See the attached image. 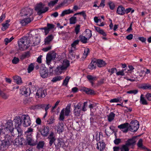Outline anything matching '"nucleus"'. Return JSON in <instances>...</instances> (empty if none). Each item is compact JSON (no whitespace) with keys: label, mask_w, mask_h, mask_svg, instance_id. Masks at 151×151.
Returning <instances> with one entry per match:
<instances>
[{"label":"nucleus","mask_w":151,"mask_h":151,"mask_svg":"<svg viewBox=\"0 0 151 151\" xmlns=\"http://www.w3.org/2000/svg\"><path fill=\"white\" fill-rule=\"evenodd\" d=\"M13 142L12 137L9 135H7L5 139L1 141V139H0V150L4 151L8 148L10 146Z\"/></svg>","instance_id":"f257e3e1"},{"label":"nucleus","mask_w":151,"mask_h":151,"mask_svg":"<svg viewBox=\"0 0 151 151\" xmlns=\"http://www.w3.org/2000/svg\"><path fill=\"white\" fill-rule=\"evenodd\" d=\"M45 6V4L41 2H40L36 4L35 7V9L37 12L38 15H40L41 14L45 13L48 10L49 8L47 7H45L44 8Z\"/></svg>","instance_id":"f03ea898"},{"label":"nucleus","mask_w":151,"mask_h":151,"mask_svg":"<svg viewBox=\"0 0 151 151\" xmlns=\"http://www.w3.org/2000/svg\"><path fill=\"white\" fill-rule=\"evenodd\" d=\"M14 129L12 121L11 120H8L5 124L6 130L8 132H10L12 135L14 137L16 134L13 131Z\"/></svg>","instance_id":"7ed1b4c3"},{"label":"nucleus","mask_w":151,"mask_h":151,"mask_svg":"<svg viewBox=\"0 0 151 151\" xmlns=\"http://www.w3.org/2000/svg\"><path fill=\"white\" fill-rule=\"evenodd\" d=\"M70 105L68 104L64 109H63L61 111L60 114L59 119L60 121H63L64 119V113L65 115L68 116L70 112Z\"/></svg>","instance_id":"20e7f679"},{"label":"nucleus","mask_w":151,"mask_h":151,"mask_svg":"<svg viewBox=\"0 0 151 151\" xmlns=\"http://www.w3.org/2000/svg\"><path fill=\"white\" fill-rule=\"evenodd\" d=\"M139 124L137 120L132 121L129 126V129L132 132H136L139 128Z\"/></svg>","instance_id":"39448f33"},{"label":"nucleus","mask_w":151,"mask_h":151,"mask_svg":"<svg viewBox=\"0 0 151 151\" xmlns=\"http://www.w3.org/2000/svg\"><path fill=\"white\" fill-rule=\"evenodd\" d=\"M22 122L24 127H26L30 125L31 121L29 116L27 115H23L21 117Z\"/></svg>","instance_id":"423d86ee"},{"label":"nucleus","mask_w":151,"mask_h":151,"mask_svg":"<svg viewBox=\"0 0 151 151\" xmlns=\"http://www.w3.org/2000/svg\"><path fill=\"white\" fill-rule=\"evenodd\" d=\"M40 73L41 77L45 78L47 77L48 72L47 69L46 68L44 65H42L40 69Z\"/></svg>","instance_id":"0eeeda50"},{"label":"nucleus","mask_w":151,"mask_h":151,"mask_svg":"<svg viewBox=\"0 0 151 151\" xmlns=\"http://www.w3.org/2000/svg\"><path fill=\"white\" fill-rule=\"evenodd\" d=\"M32 11L31 9L28 8H26L22 9L20 14L22 17L27 16H30L32 14Z\"/></svg>","instance_id":"6e6552de"},{"label":"nucleus","mask_w":151,"mask_h":151,"mask_svg":"<svg viewBox=\"0 0 151 151\" xmlns=\"http://www.w3.org/2000/svg\"><path fill=\"white\" fill-rule=\"evenodd\" d=\"M56 57V53L52 52V53H48L46 56V63L49 65L52 60L55 59Z\"/></svg>","instance_id":"1a4fd4ad"},{"label":"nucleus","mask_w":151,"mask_h":151,"mask_svg":"<svg viewBox=\"0 0 151 151\" xmlns=\"http://www.w3.org/2000/svg\"><path fill=\"white\" fill-rule=\"evenodd\" d=\"M25 39H20L18 42V44L19 47V49L21 50H25L27 49L29 46H26L24 43V42L23 40H25Z\"/></svg>","instance_id":"9d476101"},{"label":"nucleus","mask_w":151,"mask_h":151,"mask_svg":"<svg viewBox=\"0 0 151 151\" xmlns=\"http://www.w3.org/2000/svg\"><path fill=\"white\" fill-rule=\"evenodd\" d=\"M49 141V145L51 147L53 144H54L55 141L56 140V138L55 137L54 133L52 132H51L50 134L47 137Z\"/></svg>","instance_id":"9b49d317"},{"label":"nucleus","mask_w":151,"mask_h":151,"mask_svg":"<svg viewBox=\"0 0 151 151\" xmlns=\"http://www.w3.org/2000/svg\"><path fill=\"white\" fill-rule=\"evenodd\" d=\"M46 93V89H43L42 88H39L36 93V96L38 97V98H44L45 96V94Z\"/></svg>","instance_id":"f8f14e48"},{"label":"nucleus","mask_w":151,"mask_h":151,"mask_svg":"<svg viewBox=\"0 0 151 151\" xmlns=\"http://www.w3.org/2000/svg\"><path fill=\"white\" fill-rule=\"evenodd\" d=\"M129 124L128 123H126L122 124L118 126V128H119L123 132H127L129 130Z\"/></svg>","instance_id":"ddd939ff"},{"label":"nucleus","mask_w":151,"mask_h":151,"mask_svg":"<svg viewBox=\"0 0 151 151\" xmlns=\"http://www.w3.org/2000/svg\"><path fill=\"white\" fill-rule=\"evenodd\" d=\"M81 104L80 103H79L76 106L74 105V113L75 115L79 116L80 113L81 109Z\"/></svg>","instance_id":"4468645a"},{"label":"nucleus","mask_w":151,"mask_h":151,"mask_svg":"<svg viewBox=\"0 0 151 151\" xmlns=\"http://www.w3.org/2000/svg\"><path fill=\"white\" fill-rule=\"evenodd\" d=\"M136 137L134 136L132 138L129 139L126 142L125 144L127 145L128 147L130 146H134V145L136 142Z\"/></svg>","instance_id":"2eb2a0df"},{"label":"nucleus","mask_w":151,"mask_h":151,"mask_svg":"<svg viewBox=\"0 0 151 151\" xmlns=\"http://www.w3.org/2000/svg\"><path fill=\"white\" fill-rule=\"evenodd\" d=\"M49 128L48 127L42 126V130L41 134L44 137L47 136L49 133Z\"/></svg>","instance_id":"dca6fc26"},{"label":"nucleus","mask_w":151,"mask_h":151,"mask_svg":"<svg viewBox=\"0 0 151 151\" xmlns=\"http://www.w3.org/2000/svg\"><path fill=\"white\" fill-rule=\"evenodd\" d=\"M57 142H55L54 145L55 146V149L57 151H60V148L61 146L64 144V142L60 140L59 139H57Z\"/></svg>","instance_id":"f3484780"},{"label":"nucleus","mask_w":151,"mask_h":151,"mask_svg":"<svg viewBox=\"0 0 151 151\" xmlns=\"http://www.w3.org/2000/svg\"><path fill=\"white\" fill-rule=\"evenodd\" d=\"M14 122L15 127H21V124L22 123V119L20 117H16L14 120Z\"/></svg>","instance_id":"a211bd4d"},{"label":"nucleus","mask_w":151,"mask_h":151,"mask_svg":"<svg viewBox=\"0 0 151 151\" xmlns=\"http://www.w3.org/2000/svg\"><path fill=\"white\" fill-rule=\"evenodd\" d=\"M32 20L30 18H27L21 20L20 22L22 26H25L31 22Z\"/></svg>","instance_id":"6ab92c4d"},{"label":"nucleus","mask_w":151,"mask_h":151,"mask_svg":"<svg viewBox=\"0 0 151 151\" xmlns=\"http://www.w3.org/2000/svg\"><path fill=\"white\" fill-rule=\"evenodd\" d=\"M53 37V36L52 35H50L48 36L45 39V44L46 45L49 44L52 40Z\"/></svg>","instance_id":"aec40b11"},{"label":"nucleus","mask_w":151,"mask_h":151,"mask_svg":"<svg viewBox=\"0 0 151 151\" xmlns=\"http://www.w3.org/2000/svg\"><path fill=\"white\" fill-rule=\"evenodd\" d=\"M117 13L119 15H123L125 13V9L122 6H119L117 8Z\"/></svg>","instance_id":"412c9836"},{"label":"nucleus","mask_w":151,"mask_h":151,"mask_svg":"<svg viewBox=\"0 0 151 151\" xmlns=\"http://www.w3.org/2000/svg\"><path fill=\"white\" fill-rule=\"evenodd\" d=\"M96 65H97V63L96 60H92L88 67L90 69L93 70L96 68Z\"/></svg>","instance_id":"4be33fe9"},{"label":"nucleus","mask_w":151,"mask_h":151,"mask_svg":"<svg viewBox=\"0 0 151 151\" xmlns=\"http://www.w3.org/2000/svg\"><path fill=\"white\" fill-rule=\"evenodd\" d=\"M69 65V61L67 60H63L61 66L65 70Z\"/></svg>","instance_id":"5701e85b"},{"label":"nucleus","mask_w":151,"mask_h":151,"mask_svg":"<svg viewBox=\"0 0 151 151\" xmlns=\"http://www.w3.org/2000/svg\"><path fill=\"white\" fill-rule=\"evenodd\" d=\"M105 147V144L103 142H99L97 143V148L100 151L103 150L104 149Z\"/></svg>","instance_id":"b1692460"},{"label":"nucleus","mask_w":151,"mask_h":151,"mask_svg":"<svg viewBox=\"0 0 151 151\" xmlns=\"http://www.w3.org/2000/svg\"><path fill=\"white\" fill-rule=\"evenodd\" d=\"M97 65L99 67L101 68L104 66L106 65L105 61L101 59L96 60Z\"/></svg>","instance_id":"393cba45"},{"label":"nucleus","mask_w":151,"mask_h":151,"mask_svg":"<svg viewBox=\"0 0 151 151\" xmlns=\"http://www.w3.org/2000/svg\"><path fill=\"white\" fill-rule=\"evenodd\" d=\"M79 41H80L83 43L86 44L87 42V41L89 39H88L85 36H83L82 35H80L79 36Z\"/></svg>","instance_id":"a878e982"},{"label":"nucleus","mask_w":151,"mask_h":151,"mask_svg":"<svg viewBox=\"0 0 151 151\" xmlns=\"http://www.w3.org/2000/svg\"><path fill=\"white\" fill-rule=\"evenodd\" d=\"M85 37L89 40L92 36V32L88 29H86L85 31Z\"/></svg>","instance_id":"bb28decb"},{"label":"nucleus","mask_w":151,"mask_h":151,"mask_svg":"<svg viewBox=\"0 0 151 151\" xmlns=\"http://www.w3.org/2000/svg\"><path fill=\"white\" fill-rule=\"evenodd\" d=\"M27 143L29 145L34 146L35 144L34 143L33 140L31 136H27Z\"/></svg>","instance_id":"cd10ccee"},{"label":"nucleus","mask_w":151,"mask_h":151,"mask_svg":"<svg viewBox=\"0 0 151 151\" xmlns=\"http://www.w3.org/2000/svg\"><path fill=\"white\" fill-rule=\"evenodd\" d=\"M25 40H23L24 42V43L26 46H28L29 47L30 45V38H29V37H24L21 38V39H25Z\"/></svg>","instance_id":"c85d7f7f"},{"label":"nucleus","mask_w":151,"mask_h":151,"mask_svg":"<svg viewBox=\"0 0 151 151\" xmlns=\"http://www.w3.org/2000/svg\"><path fill=\"white\" fill-rule=\"evenodd\" d=\"M13 78L17 84H21L22 83V81L20 77L19 76H15L13 77Z\"/></svg>","instance_id":"c756f323"},{"label":"nucleus","mask_w":151,"mask_h":151,"mask_svg":"<svg viewBox=\"0 0 151 151\" xmlns=\"http://www.w3.org/2000/svg\"><path fill=\"white\" fill-rule=\"evenodd\" d=\"M94 27L96 30L100 34L104 36H106V33L100 27L96 26H94Z\"/></svg>","instance_id":"7c9ffc66"},{"label":"nucleus","mask_w":151,"mask_h":151,"mask_svg":"<svg viewBox=\"0 0 151 151\" xmlns=\"http://www.w3.org/2000/svg\"><path fill=\"white\" fill-rule=\"evenodd\" d=\"M115 114L112 112H111L109 115H107L108 121L109 122H111L113 121L115 117Z\"/></svg>","instance_id":"2f4dec72"},{"label":"nucleus","mask_w":151,"mask_h":151,"mask_svg":"<svg viewBox=\"0 0 151 151\" xmlns=\"http://www.w3.org/2000/svg\"><path fill=\"white\" fill-rule=\"evenodd\" d=\"M65 70L61 66H58L55 69V73L58 74H60L62 72V71Z\"/></svg>","instance_id":"473e14b6"},{"label":"nucleus","mask_w":151,"mask_h":151,"mask_svg":"<svg viewBox=\"0 0 151 151\" xmlns=\"http://www.w3.org/2000/svg\"><path fill=\"white\" fill-rule=\"evenodd\" d=\"M141 88L144 89H151V84L148 83H144L142 85Z\"/></svg>","instance_id":"72a5a7b5"},{"label":"nucleus","mask_w":151,"mask_h":151,"mask_svg":"<svg viewBox=\"0 0 151 151\" xmlns=\"http://www.w3.org/2000/svg\"><path fill=\"white\" fill-rule=\"evenodd\" d=\"M73 12V11L71 10L70 9L66 10L63 11L61 14V16L63 17L65 14H69Z\"/></svg>","instance_id":"f704fd0d"},{"label":"nucleus","mask_w":151,"mask_h":151,"mask_svg":"<svg viewBox=\"0 0 151 151\" xmlns=\"http://www.w3.org/2000/svg\"><path fill=\"white\" fill-rule=\"evenodd\" d=\"M45 144V142L43 141H40L37 144V148L38 149H40L41 148H42Z\"/></svg>","instance_id":"c9c22d12"},{"label":"nucleus","mask_w":151,"mask_h":151,"mask_svg":"<svg viewBox=\"0 0 151 151\" xmlns=\"http://www.w3.org/2000/svg\"><path fill=\"white\" fill-rule=\"evenodd\" d=\"M84 91L88 94L92 95L94 94V91L93 90L87 88H85Z\"/></svg>","instance_id":"e433bc0d"},{"label":"nucleus","mask_w":151,"mask_h":151,"mask_svg":"<svg viewBox=\"0 0 151 151\" xmlns=\"http://www.w3.org/2000/svg\"><path fill=\"white\" fill-rule=\"evenodd\" d=\"M34 40L33 42V46H35L36 45H38L39 44L40 42V40L38 37H36L33 39Z\"/></svg>","instance_id":"4c0bfd02"},{"label":"nucleus","mask_w":151,"mask_h":151,"mask_svg":"<svg viewBox=\"0 0 151 151\" xmlns=\"http://www.w3.org/2000/svg\"><path fill=\"white\" fill-rule=\"evenodd\" d=\"M9 22L8 20L6 21V22L5 24H2L3 27L1 28V29L3 31L5 30L9 27V24H8Z\"/></svg>","instance_id":"58836bf2"},{"label":"nucleus","mask_w":151,"mask_h":151,"mask_svg":"<svg viewBox=\"0 0 151 151\" xmlns=\"http://www.w3.org/2000/svg\"><path fill=\"white\" fill-rule=\"evenodd\" d=\"M30 91V88H26L24 87L22 88L21 89V93L22 95H27V93L28 92V91Z\"/></svg>","instance_id":"ea45409f"},{"label":"nucleus","mask_w":151,"mask_h":151,"mask_svg":"<svg viewBox=\"0 0 151 151\" xmlns=\"http://www.w3.org/2000/svg\"><path fill=\"white\" fill-rule=\"evenodd\" d=\"M70 78V77L68 76H66L65 78V79L63 81V82L62 83V85L63 86H67L68 82L69 81V80Z\"/></svg>","instance_id":"a19ab883"},{"label":"nucleus","mask_w":151,"mask_h":151,"mask_svg":"<svg viewBox=\"0 0 151 151\" xmlns=\"http://www.w3.org/2000/svg\"><path fill=\"white\" fill-rule=\"evenodd\" d=\"M128 147L125 144L122 145L121 147L120 148L121 151H129V149Z\"/></svg>","instance_id":"79ce46f5"},{"label":"nucleus","mask_w":151,"mask_h":151,"mask_svg":"<svg viewBox=\"0 0 151 151\" xmlns=\"http://www.w3.org/2000/svg\"><path fill=\"white\" fill-rule=\"evenodd\" d=\"M34 68V65L33 63H31L28 66L27 68V72L29 73H30L33 70Z\"/></svg>","instance_id":"37998d69"},{"label":"nucleus","mask_w":151,"mask_h":151,"mask_svg":"<svg viewBox=\"0 0 151 151\" xmlns=\"http://www.w3.org/2000/svg\"><path fill=\"white\" fill-rule=\"evenodd\" d=\"M70 23L71 24H74L77 21L76 17L74 16L71 17L69 19Z\"/></svg>","instance_id":"c03bdc74"},{"label":"nucleus","mask_w":151,"mask_h":151,"mask_svg":"<svg viewBox=\"0 0 151 151\" xmlns=\"http://www.w3.org/2000/svg\"><path fill=\"white\" fill-rule=\"evenodd\" d=\"M87 78L89 81H95L97 79V77L96 76H92L91 75H88L87 76Z\"/></svg>","instance_id":"a18cd8bd"},{"label":"nucleus","mask_w":151,"mask_h":151,"mask_svg":"<svg viewBox=\"0 0 151 151\" xmlns=\"http://www.w3.org/2000/svg\"><path fill=\"white\" fill-rule=\"evenodd\" d=\"M58 1V0L51 1L48 3V6L50 7H53L57 3Z\"/></svg>","instance_id":"49530a36"},{"label":"nucleus","mask_w":151,"mask_h":151,"mask_svg":"<svg viewBox=\"0 0 151 151\" xmlns=\"http://www.w3.org/2000/svg\"><path fill=\"white\" fill-rule=\"evenodd\" d=\"M68 2V0H64L62 2L58 5L56 8V9H57L60 7L63 6L64 4Z\"/></svg>","instance_id":"de8ad7c7"},{"label":"nucleus","mask_w":151,"mask_h":151,"mask_svg":"<svg viewBox=\"0 0 151 151\" xmlns=\"http://www.w3.org/2000/svg\"><path fill=\"white\" fill-rule=\"evenodd\" d=\"M62 79V77L60 76H57L53 78L51 80L53 82H55L57 81H60Z\"/></svg>","instance_id":"09e8293b"},{"label":"nucleus","mask_w":151,"mask_h":151,"mask_svg":"<svg viewBox=\"0 0 151 151\" xmlns=\"http://www.w3.org/2000/svg\"><path fill=\"white\" fill-rule=\"evenodd\" d=\"M89 49L88 48L85 49L84 53H83V57L85 58H86L88 55V54L89 52Z\"/></svg>","instance_id":"8fccbe9b"},{"label":"nucleus","mask_w":151,"mask_h":151,"mask_svg":"<svg viewBox=\"0 0 151 151\" xmlns=\"http://www.w3.org/2000/svg\"><path fill=\"white\" fill-rule=\"evenodd\" d=\"M54 118L51 116L50 118L47 121V124H50L53 123L55 122Z\"/></svg>","instance_id":"3c124183"},{"label":"nucleus","mask_w":151,"mask_h":151,"mask_svg":"<svg viewBox=\"0 0 151 151\" xmlns=\"http://www.w3.org/2000/svg\"><path fill=\"white\" fill-rule=\"evenodd\" d=\"M142 95H141L140 97V101L141 104L143 105H147V103L146 100L144 99V98L142 97Z\"/></svg>","instance_id":"603ef678"},{"label":"nucleus","mask_w":151,"mask_h":151,"mask_svg":"<svg viewBox=\"0 0 151 151\" xmlns=\"http://www.w3.org/2000/svg\"><path fill=\"white\" fill-rule=\"evenodd\" d=\"M21 127H15V129H16L18 134V136L21 135L23 131L21 128Z\"/></svg>","instance_id":"864d4df0"},{"label":"nucleus","mask_w":151,"mask_h":151,"mask_svg":"<svg viewBox=\"0 0 151 151\" xmlns=\"http://www.w3.org/2000/svg\"><path fill=\"white\" fill-rule=\"evenodd\" d=\"M14 39L13 37H12L10 39L6 38L4 40V42H5V44L7 45L8 43L10 42Z\"/></svg>","instance_id":"5fc2aeb1"},{"label":"nucleus","mask_w":151,"mask_h":151,"mask_svg":"<svg viewBox=\"0 0 151 151\" xmlns=\"http://www.w3.org/2000/svg\"><path fill=\"white\" fill-rule=\"evenodd\" d=\"M45 106L46 104H38L35 106V108L37 109H44Z\"/></svg>","instance_id":"6e6d98bb"},{"label":"nucleus","mask_w":151,"mask_h":151,"mask_svg":"<svg viewBox=\"0 0 151 151\" xmlns=\"http://www.w3.org/2000/svg\"><path fill=\"white\" fill-rule=\"evenodd\" d=\"M138 92V90H130L127 91V93L129 94H137Z\"/></svg>","instance_id":"4d7b16f0"},{"label":"nucleus","mask_w":151,"mask_h":151,"mask_svg":"<svg viewBox=\"0 0 151 151\" xmlns=\"http://www.w3.org/2000/svg\"><path fill=\"white\" fill-rule=\"evenodd\" d=\"M19 62V59L18 58L14 57L12 60V62L13 63L17 64Z\"/></svg>","instance_id":"13d9d810"},{"label":"nucleus","mask_w":151,"mask_h":151,"mask_svg":"<svg viewBox=\"0 0 151 151\" xmlns=\"http://www.w3.org/2000/svg\"><path fill=\"white\" fill-rule=\"evenodd\" d=\"M14 146H19L20 145L19 143V140L18 139L16 138L14 140Z\"/></svg>","instance_id":"bf43d9fd"},{"label":"nucleus","mask_w":151,"mask_h":151,"mask_svg":"<svg viewBox=\"0 0 151 151\" xmlns=\"http://www.w3.org/2000/svg\"><path fill=\"white\" fill-rule=\"evenodd\" d=\"M0 96L3 99H7L9 97V95H7L3 92H2Z\"/></svg>","instance_id":"052dcab7"},{"label":"nucleus","mask_w":151,"mask_h":151,"mask_svg":"<svg viewBox=\"0 0 151 151\" xmlns=\"http://www.w3.org/2000/svg\"><path fill=\"white\" fill-rule=\"evenodd\" d=\"M142 141V139H140L139 140L137 145L139 148L141 147L143 145Z\"/></svg>","instance_id":"680f3d73"},{"label":"nucleus","mask_w":151,"mask_h":151,"mask_svg":"<svg viewBox=\"0 0 151 151\" xmlns=\"http://www.w3.org/2000/svg\"><path fill=\"white\" fill-rule=\"evenodd\" d=\"M79 40H75L71 44V45L72 47L75 48V46L78 44Z\"/></svg>","instance_id":"e2e57ef3"},{"label":"nucleus","mask_w":151,"mask_h":151,"mask_svg":"<svg viewBox=\"0 0 151 151\" xmlns=\"http://www.w3.org/2000/svg\"><path fill=\"white\" fill-rule=\"evenodd\" d=\"M80 29V25H78L75 27V30L76 34L77 35Z\"/></svg>","instance_id":"0e129e2a"},{"label":"nucleus","mask_w":151,"mask_h":151,"mask_svg":"<svg viewBox=\"0 0 151 151\" xmlns=\"http://www.w3.org/2000/svg\"><path fill=\"white\" fill-rule=\"evenodd\" d=\"M63 125L62 124L61 125H60L58 126V131L60 132H62L63 131Z\"/></svg>","instance_id":"69168bd1"},{"label":"nucleus","mask_w":151,"mask_h":151,"mask_svg":"<svg viewBox=\"0 0 151 151\" xmlns=\"http://www.w3.org/2000/svg\"><path fill=\"white\" fill-rule=\"evenodd\" d=\"M78 14H81L82 15L83 17V18L84 19H86V14L85 13V12L83 11L81 12H78L77 13Z\"/></svg>","instance_id":"338daca9"},{"label":"nucleus","mask_w":151,"mask_h":151,"mask_svg":"<svg viewBox=\"0 0 151 151\" xmlns=\"http://www.w3.org/2000/svg\"><path fill=\"white\" fill-rule=\"evenodd\" d=\"M54 27V25L52 24L47 23V28L49 30L52 29Z\"/></svg>","instance_id":"774afa93"}]
</instances>
